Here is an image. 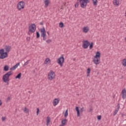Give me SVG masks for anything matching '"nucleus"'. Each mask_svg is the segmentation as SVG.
Listing matches in <instances>:
<instances>
[{"label": "nucleus", "instance_id": "nucleus-1", "mask_svg": "<svg viewBox=\"0 0 126 126\" xmlns=\"http://www.w3.org/2000/svg\"><path fill=\"white\" fill-rule=\"evenodd\" d=\"M11 46L6 45L5 46L4 49L2 48L0 49V60H4V59H6L7 57H8V53L10 51V49ZM6 51L5 52H4Z\"/></svg>", "mask_w": 126, "mask_h": 126}, {"label": "nucleus", "instance_id": "nucleus-2", "mask_svg": "<svg viewBox=\"0 0 126 126\" xmlns=\"http://www.w3.org/2000/svg\"><path fill=\"white\" fill-rule=\"evenodd\" d=\"M10 75H12V72H11V71L7 72L6 74H5L2 77L3 82H8L9 81V76H10Z\"/></svg>", "mask_w": 126, "mask_h": 126}, {"label": "nucleus", "instance_id": "nucleus-3", "mask_svg": "<svg viewBox=\"0 0 126 126\" xmlns=\"http://www.w3.org/2000/svg\"><path fill=\"white\" fill-rule=\"evenodd\" d=\"M41 36L43 37V40L46 41L47 40V34H46V30L45 28L43 27L40 29Z\"/></svg>", "mask_w": 126, "mask_h": 126}, {"label": "nucleus", "instance_id": "nucleus-4", "mask_svg": "<svg viewBox=\"0 0 126 126\" xmlns=\"http://www.w3.org/2000/svg\"><path fill=\"white\" fill-rule=\"evenodd\" d=\"M36 31V25L35 24H32L29 27V34H30V32L31 33H34Z\"/></svg>", "mask_w": 126, "mask_h": 126}, {"label": "nucleus", "instance_id": "nucleus-5", "mask_svg": "<svg viewBox=\"0 0 126 126\" xmlns=\"http://www.w3.org/2000/svg\"><path fill=\"white\" fill-rule=\"evenodd\" d=\"M56 76V73L55 72L52 70H50V72L48 73V77L49 80H53L54 78H55Z\"/></svg>", "mask_w": 126, "mask_h": 126}, {"label": "nucleus", "instance_id": "nucleus-6", "mask_svg": "<svg viewBox=\"0 0 126 126\" xmlns=\"http://www.w3.org/2000/svg\"><path fill=\"white\" fill-rule=\"evenodd\" d=\"M24 5H25V2L23 1H21L17 4V9L18 10H21V9L24 8Z\"/></svg>", "mask_w": 126, "mask_h": 126}, {"label": "nucleus", "instance_id": "nucleus-7", "mask_svg": "<svg viewBox=\"0 0 126 126\" xmlns=\"http://www.w3.org/2000/svg\"><path fill=\"white\" fill-rule=\"evenodd\" d=\"M57 63L61 66H63V63H64V58L63 57V55H62V56L58 59Z\"/></svg>", "mask_w": 126, "mask_h": 126}, {"label": "nucleus", "instance_id": "nucleus-8", "mask_svg": "<svg viewBox=\"0 0 126 126\" xmlns=\"http://www.w3.org/2000/svg\"><path fill=\"white\" fill-rule=\"evenodd\" d=\"M79 3H80L82 8H85L87 6V3H88L85 0H80L79 1Z\"/></svg>", "mask_w": 126, "mask_h": 126}, {"label": "nucleus", "instance_id": "nucleus-9", "mask_svg": "<svg viewBox=\"0 0 126 126\" xmlns=\"http://www.w3.org/2000/svg\"><path fill=\"white\" fill-rule=\"evenodd\" d=\"M89 45H90V42L88 40H85L83 42V48L84 49H87L89 47Z\"/></svg>", "mask_w": 126, "mask_h": 126}, {"label": "nucleus", "instance_id": "nucleus-10", "mask_svg": "<svg viewBox=\"0 0 126 126\" xmlns=\"http://www.w3.org/2000/svg\"><path fill=\"white\" fill-rule=\"evenodd\" d=\"M59 102L60 100L58 99V98L54 99L53 102V106H54V107H56V106H57V105H58Z\"/></svg>", "mask_w": 126, "mask_h": 126}, {"label": "nucleus", "instance_id": "nucleus-11", "mask_svg": "<svg viewBox=\"0 0 126 126\" xmlns=\"http://www.w3.org/2000/svg\"><path fill=\"white\" fill-rule=\"evenodd\" d=\"M122 98L125 99L126 98V90L125 89H123L122 91Z\"/></svg>", "mask_w": 126, "mask_h": 126}, {"label": "nucleus", "instance_id": "nucleus-12", "mask_svg": "<svg viewBox=\"0 0 126 126\" xmlns=\"http://www.w3.org/2000/svg\"><path fill=\"white\" fill-rule=\"evenodd\" d=\"M20 65V63H18L15 64L14 66L11 67L10 68V70H14L16 69V68H17V67H18V66H19Z\"/></svg>", "mask_w": 126, "mask_h": 126}, {"label": "nucleus", "instance_id": "nucleus-13", "mask_svg": "<svg viewBox=\"0 0 126 126\" xmlns=\"http://www.w3.org/2000/svg\"><path fill=\"white\" fill-rule=\"evenodd\" d=\"M75 110L77 112V116L80 117V111L79 110V107L78 106H76L75 108Z\"/></svg>", "mask_w": 126, "mask_h": 126}, {"label": "nucleus", "instance_id": "nucleus-14", "mask_svg": "<svg viewBox=\"0 0 126 126\" xmlns=\"http://www.w3.org/2000/svg\"><path fill=\"white\" fill-rule=\"evenodd\" d=\"M101 57V53H100V52L97 51L96 54L95 56H94V59H99Z\"/></svg>", "mask_w": 126, "mask_h": 126}, {"label": "nucleus", "instance_id": "nucleus-15", "mask_svg": "<svg viewBox=\"0 0 126 126\" xmlns=\"http://www.w3.org/2000/svg\"><path fill=\"white\" fill-rule=\"evenodd\" d=\"M95 59H94L93 62L94 63H95V64H99V63H100L99 62V60L98 58H94Z\"/></svg>", "mask_w": 126, "mask_h": 126}, {"label": "nucleus", "instance_id": "nucleus-16", "mask_svg": "<svg viewBox=\"0 0 126 126\" xmlns=\"http://www.w3.org/2000/svg\"><path fill=\"white\" fill-rule=\"evenodd\" d=\"M44 2L45 4V7H48V6H49V3H50V1H49V0H45Z\"/></svg>", "mask_w": 126, "mask_h": 126}, {"label": "nucleus", "instance_id": "nucleus-17", "mask_svg": "<svg viewBox=\"0 0 126 126\" xmlns=\"http://www.w3.org/2000/svg\"><path fill=\"white\" fill-rule=\"evenodd\" d=\"M9 69V66L7 65H5L3 67L4 71H8Z\"/></svg>", "mask_w": 126, "mask_h": 126}, {"label": "nucleus", "instance_id": "nucleus-18", "mask_svg": "<svg viewBox=\"0 0 126 126\" xmlns=\"http://www.w3.org/2000/svg\"><path fill=\"white\" fill-rule=\"evenodd\" d=\"M120 3V0H113V4L114 5H119Z\"/></svg>", "mask_w": 126, "mask_h": 126}, {"label": "nucleus", "instance_id": "nucleus-19", "mask_svg": "<svg viewBox=\"0 0 126 126\" xmlns=\"http://www.w3.org/2000/svg\"><path fill=\"white\" fill-rule=\"evenodd\" d=\"M83 32H84V33H87V32H88V31H89V28L87 27H84L83 28Z\"/></svg>", "mask_w": 126, "mask_h": 126}, {"label": "nucleus", "instance_id": "nucleus-20", "mask_svg": "<svg viewBox=\"0 0 126 126\" xmlns=\"http://www.w3.org/2000/svg\"><path fill=\"white\" fill-rule=\"evenodd\" d=\"M67 122V119H63L62 121V126H65V124Z\"/></svg>", "mask_w": 126, "mask_h": 126}, {"label": "nucleus", "instance_id": "nucleus-21", "mask_svg": "<svg viewBox=\"0 0 126 126\" xmlns=\"http://www.w3.org/2000/svg\"><path fill=\"white\" fill-rule=\"evenodd\" d=\"M48 63H51V60L50 58H46L44 61V64H48Z\"/></svg>", "mask_w": 126, "mask_h": 126}, {"label": "nucleus", "instance_id": "nucleus-22", "mask_svg": "<svg viewBox=\"0 0 126 126\" xmlns=\"http://www.w3.org/2000/svg\"><path fill=\"white\" fill-rule=\"evenodd\" d=\"M22 74L21 73L18 74L15 77L16 79H17L18 78V79H20V78H21Z\"/></svg>", "mask_w": 126, "mask_h": 126}, {"label": "nucleus", "instance_id": "nucleus-23", "mask_svg": "<svg viewBox=\"0 0 126 126\" xmlns=\"http://www.w3.org/2000/svg\"><path fill=\"white\" fill-rule=\"evenodd\" d=\"M51 122V121L50 120V117H47V120H46V125L47 126H49L50 125V123Z\"/></svg>", "mask_w": 126, "mask_h": 126}, {"label": "nucleus", "instance_id": "nucleus-24", "mask_svg": "<svg viewBox=\"0 0 126 126\" xmlns=\"http://www.w3.org/2000/svg\"><path fill=\"white\" fill-rule=\"evenodd\" d=\"M122 63L123 66H126V59H123Z\"/></svg>", "mask_w": 126, "mask_h": 126}, {"label": "nucleus", "instance_id": "nucleus-25", "mask_svg": "<svg viewBox=\"0 0 126 126\" xmlns=\"http://www.w3.org/2000/svg\"><path fill=\"white\" fill-rule=\"evenodd\" d=\"M77 2L76 4H75V7H78L79 6V1H80V0H77Z\"/></svg>", "mask_w": 126, "mask_h": 126}, {"label": "nucleus", "instance_id": "nucleus-26", "mask_svg": "<svg viewBox=\"0 0 126 126\" xmlns=\"http://www.w3.org/2000/svg\"><path fill=\"white\" fill-rule=\"evenodd\" d=\"M59 27L61 28H63V27H64V25L63 24V23L61 22L59 23Z\"/></svg>", "mask_w": 126, "mask_h": 126}, {"label": "nucleus", "instance_id": "nucleus-27", "mask_svg": "<svg viewBox=\"0 0 126 126\" xmlns=\"http://www.w3.org/2000/svg\"><path fill=\"white\" fill-rule=\"evenodd\" d=\"M24 112H25V113H26V114H27L28 113H29V109H27V108L25 107L24 109Z\"/></svg>", "mask_w": 126, "mask_h": 126}, {"label": "nucleus", "instance_id": "nucleus-28", "mask_svg": "<svg viewBox=\"0 0 126 126\" xmlns=\"http://www.w3.org/2000/svg\"><path fill=\"white\" fill-rule=\"evenodd\" d=\"M98 1V0H93V3L94 5H97V2Z\"/></svg>", "mask_w": 126, "mask_h": 126}, {"label": "nucleus", "instance_id": "nucleus-29", "mask_svg": "<svg viewBox=\"0 0 126 126\" xmlns=\"http://www.w3.org/2000/svg\"><path fill=\"white\" fill-rule=\"evenodd\" d=\"M36 38L39 39V38H40V32H36Z\"/></svg>", "mask_w": 126, "mask_h": 126}, {"label": "nucleus", "instance_id": "nucleus-30", "mask_svg": "<svg viewBox=\"0 0 126 126\" xmlns=\"http://www.w3.org/2000/svg\"><path fill=\"white\" fill-rule=\"evenodd\" d=\"M93 42H92L91 43H90V44H89V48H90V50H91L93 48Z\"/></svg>", "mask_w": 126, "mask_h": 126}, {"label": "nucleus", "instance_id": "nucleus-31", "mask_svg": "<svg viewBox=\"0 0 126 126\" xmlns=\"http://www.w3.org/2000/svg\"><path fill=\"white\" fill-rule=\"evenodd\" d=\"M68 116V110L67 109L65 111V113H64V117L66 118Z\"/></svg>", "mask_w": 126, "mask_h": 126}, {"label": "nucleus", "instance_id": "nucleus-32", "mask_svg": "<svg viewBox=\"0 0 126 126\" xmlns=\"http://www.w3.org/2000/svg\"><path fill=\"white\" fill-rule=\"evenodd\" d=\"M118 111H119V108H117L115 111L114 112V113H113V116H116V115H117V113H118Z\"/></svg>", "mask_w": 126, "mask_h": 126}, {"label": "nucleus", "instance_id": "nucleus-33", "mask_svg": "<svg viewBox=\"0 0 126 126\" xmlns=\"http://www.w3.org/2000/svg\"><path fill=\"white\" fill-rule=\"evenodd\" d=\"M29 62H30V60H28L24 64L23 66H26V65H27L28 63H29Z\"/></svg>", "mask_w": 126, "mask_h": 126}, {"label": "nucleus", "instance_id": "nucleus-34", "mask_svg": "<svg viewBox=\"0 0 126 126\" xmlns=\"http://www.w3.org/2000/svg\"><path fill=\"white\" fill-rule=\"evenodd\" d=\"M91 71V69H90V68H88L87 69V73L88 74H90Z\"/></svg>", "mask_w": 126, "mask_h": 126}, {"label": "nucleus", "instance_id": "nucleus-35", "mask_svg": "<svg viewBox=\"0 0 126 126\" xmlns=\"http://www.w3.org/2000/svg\"><path fill=\"white\" fill-rule=\"evenodd\" d=\"M39 113H40V109H39V108H36V115H37V116H38V115H39Z\"/></svg>", "mask_w": 126, "mask_h": 126}, {"label": "nucleus", "instance_id": "nucleus-36", "mask_svg": "<svg viewBox=\"0 0 126 126\" xmlns=\"http://www.w3.org/2000/svg\"><path fill=\"white\" fill-rule=\"evenodd\" d=\"M46 43H47V44H50V43H52V40L48 39L47 40H46Z\"/></svg>", "mask_w": 126, "mask_h": 126}, {"label": "nucleus", "instance_id": "nucleus-37", "mask_svg": "<svg viewBox=\"0 0 126 126\" xmlns=\"http://www.w3.org/2000/svg\"><path fill=\"white\" fill-rule=\"evenodd\" d=\"M97 120H98V121H100L102 118V116L101 115H99L97 116Z\"/></svg>", "mask_w": 126, "mask_h": 126}, {"label": "nucleus", "instance_id": "nucleus-38", "mask_svg": "<svg viewBox=\"0 0 126 126\" xmlns=\"http://www.w3.org/2000/svg\"><path fill=\"white\" fill-rule=\"evenodd\" d=\"M84 111H85V110H84V107H82L80 109V112L82 113V112H84Z\"/></svg>", "mask_w": 126, "mask_h": 126}, {"label": "nucleus", "instance_id": "nucleus-39", "mask_svg": "<svg viewBox=\"0 0 126 126\" xmlns=\"http://www.w3.org/2000/svg\"><path fill=\"white\" fill-rule=\"evenodd\" d=\"M6 119V118L5 117H2L1 118V120H2V122H4V121H5Z\"/></svg>", "mask_w": 126, "mask_h": 126}, {"label": "nucleus", "instance_id": "nucleus-40", "mask_svg": "<svg viewBox=\"0 0 126 126\" xmlns=\"http://www.w3.org/2000/svg\"><path fill=\"white\" fill-rule=\"evenodd\" d=\"M9 100H10V96H9L7 98V102H8V101H9Z\"/></svg>", "mask_w": 126, "mask_h": 126}, {"label": "nucleus", "instance_id": "nucleus-41", "mask_svg": "<svg viewBox=\"0 0 126 126\" xmlns=\"http://www.w3.org/2000/svg\"><path fill=\"white\" fill-rule=\"evenodd\" d=\"M117 107V109H118V110H119V109H120V103L118 104Z\"/></svg>", "mask_w": 126, "mask_h": 126}, {"label": "nucleus", "instance_id": "nucleus-42", "mask_svg": "<svg viewBox=\"0 0 126 126\" xmlns=\"http://www.w3.org/2000/svg\"><path fill=\"white\" fill-rule=\"evenodd\" d=\"M92 111H93V109H92V107H91L90 108V111H89V112H92Z\"/></svg>", "mask_w": 126, "mask_h": 126}, {"label": "nucleus", "instance_id": "nucleus-43", "mask_svg": "<svg viewBox=\"0 0 126 126\" xmlns=\"http://www.w3.org/2000/svg\"><path fill=\"white\" fill-rule=\"evenodd\" d=\"M87 2H88V3H89V2H90V0H85Z\"/></svg>", "mask_w": 126, "mask_h": 126}, {"label": "nucleus", "instance_id": "nucleus-44", "mask_svg": "<svg viewBox=\"0 0 126 126\" xmlns=\"http://www.w3.org/2000/svg\"><path fill=\"white\" fill-rule=\"evenodd\" d=\"M27 40H28V41H30V37H27Z\"/></svg>", "mask_w": 126, "mask_h": 126}, {"label": "nucleus", "instance_id": "nucleus-45", "mask_svg": "<svg viewBox=\"0 0 126 126\" xmlns=\"http://www.w3.org/2000/svg\"><path fill=\"white\" fill-rule=\"evenodd\" d=\"M40 25H44V23L43 22L40 23Z\"/></svg>", "mask_w": 126, "mask_h": 126}, {"label": "nucleus", "instance_id": "nucleus-46", "mask_svg": "<svg viewBox=\"0 0 126 126\" xmlns=\"http://www.w3.org/2000/svg\"><path fill=\"white\" fill-rule=\"evenodd\" d=\"M0 103H1V105H2V102H1V100H0Z\"/></svg>", "mask_w": 126, "mask_h": 126}, {"label": "nucleus", "instance_id": "nucleus-47", "mask_svg": "<svg viewBox=\"0 0 126 126\" xmlns=\"http://www.w3.org/2000/svg\"><path fill=\"white\" fill-rule=\"evenodd\" d=\"M47 33L48 35L49 34V32H47Z\"/></svg>", "mask_w": 126, "mask_h": 126}, {"label": "nucleus", "instance_id": "nucleus-48", "mask_svg": "<svg viewBox=\"0 0 126 126\" xmlns=\"http://www.w3.org/2000/svg\"><path fill=\"white\" fill-rule=\"evenodd\" d=\"M87 76H90L89 74H88Z\"/></svg>", "mask_w": 126, "mask_h": 126}, {"label": "nucleus", "instance_id": "nucleus-49", "mask_svg": "<svg viewBox=\"0 0 126 126\" xmlns=\"http://www.w3.org/2000/svg\"><path fill=\"white\" fill-rule=\"evenodd\" d=\"M6 83H7V85H8V84H9L8 82H7Z\"/></svg>", "mask_w": 126, "mask_h": 126}, {"label": "nucleus", "instance_id": "nucleus-50", "mask_svg": "<svg viewBox=\"0 0 126 126\" xmlns=\"http://www.w3.org/2000/svg\"><path fill=\"white\" fill-rule=\"evenodd\" d=\"M0 106H1V103H0Z\"/></svg>", "mask_w": 126, "mask_h": 126}, {"label": "nucleus", "instance_id": "nucleus-51", "mask_svg": "<svg viewBox=\"0 0 126 126\" xmlns=\"http://www.w3.org/2000/svg\"><path fill=\"white\" fill-rule=\"evenodd\" d=\"M60 126H63V125H60Z\"/></svg>", "mask_w": 126, "mask_h": 126}, {"label": "nucleus", "instance_id": "nucleus-52", "mask_svg": "<svg viewBox=\"0 0 126 126\" xmlns=\"http://www.w3.org/2000/svg\"><path fill=\"white\" fill-rule=\"evenodd\" d=\"M73 61H75V59H73Z\"/></svg>", "mask_w": 126, "mask_h": 126}]
</instances>
